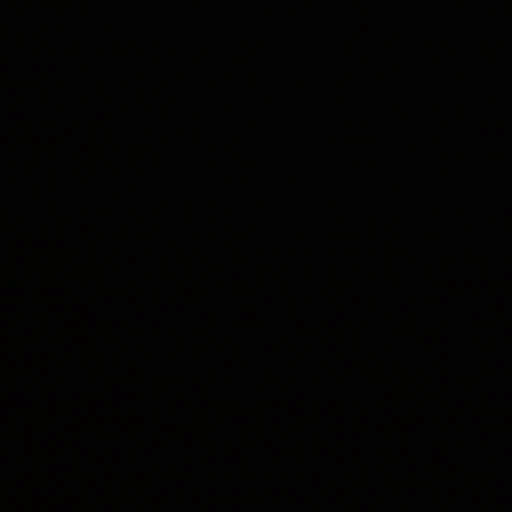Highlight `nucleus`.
<instances>
[{"instance_id": "1", "label": "nucleus", "mask_w": 512, "mask_h": 512, "mask_svg": "<svg viewBox=\"0 0 512 512\" xmlns=\"http://www.w3.org/2000/svg\"><path fill=\"white\" fill-rule=\"evenodd\" d=\"M159 459V450L155 448V445L150 443L149 452H148V461H146V470L149 473L153 472V468L155 467L156 460Z\"/></svg>"}, {"instance_id": "2", "label": "nucleus", "mask_w": 512, "mask_h": 512, "mask_svg": "<svg viewBox=\"0 0 512 512\" xmlns=\"http://www.w3.org/2000/svg\"><path fill=\"white\" fill-rule=\"evenodd\" d=\"M151 267L155 274V284H162L159 258H155L151 261Z\"/></svg>"}, {"instance_id": "3", "label": "nucleus", "mask_w": 512, "mask_h": 512, "mask_svg": "<svg viewBox=\"0 0 512 512\" xmlns=\"http://www.w3.org/2000/svg\"><path fill=\"white\" fill-rule=\"evenodd\" d=\"M152 122H154V124L156 126H159V124H160L159 112H156V114H154V117H152Z\"/></svg>"}, {"instance_id": "4", "label": "nucleus", "mask_w": 512, "mask_h": 512, "mask_svg": "<svg viewBox=\"0 0 512 512\" xmlns=\"http://www.w3.org/2000/svg\"><path fill=\"white\" fill-rule=\"evenodd\" d=\"M151 341H152V345H154V346L157 345V340L155 339V337H152Z\"/></svg>"}, {"instance_id": "5", "label": "nucleus", "mask_w": 512, "mask_h": 512, "mask_svg": "<svg viewBox=\"0 0 512 512\" xmlns=\"http://www.w3.org/2000/svg\"><path fill=\"white\" fill-rule=\"evenodd\" d=\"M155 404H156L155 399L151 397V405L153 406Z\"/></svg>"}, {"instance_id": "6", "label": "nucleus", "mask_w": 512, "mask_h": 512, "mask_svg": "<svg viewBox=\"0 0 512 512\" xmlns=\"http://www.w3.org/2000/svg\"><path fill=\"white\" fill-rule=\"evenodd\" d=\"M155 144L159 145V139H154Z\"/></svg>"}, {"instance_id": "7", "label": "nucleus", "mask_w": 512, "mask_h": 512, "mask_svg": "<svg viewBox=\"0 0 512 512\" xmlns=\"http://www.w3.org/2000/svg\"><path fill=\"white\" fill-rule=\"evenodd\" d=\"M152 429H154V430H156V429H157L156 425H155V424H153V423H152Z\"/></svg>"}]
</instances>
